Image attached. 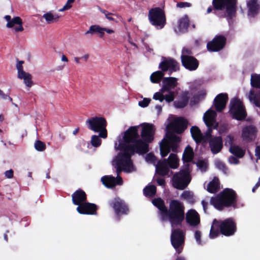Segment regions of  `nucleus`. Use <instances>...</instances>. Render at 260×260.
Returning a JSON list of instances; mask_svg holds the SVG:
<instances>
[{"label": "nucleus", "mask_w": 260, "mask_h": 260, "mask_svg": "<svg viewBox=\"0 0 260 260\" xmlns=\"http://www.w3.org/2000/svg\"><path fill=\"white\" fill-rule=\"evenodd\" d=\"M188 124V122L186 119L179 117L168 124L166 138H164L159 144L161 157L167 156L171 151L174 153L178 152L181 138L175 133L181 134L183 133L187 128Z\"/></svg>", "instance_id": "nucleus-1"}, {"label": "nucleus", "mask_w": 260, "mask_h": 260, "mask_svg": "<svg viewBox=\"0 0 260 260\" xmlns=\"http://www.w3.org/2000/svg\"><path fill=\"white\" fill-rule=\"evenodd\" d=\"M237 0H213V8L210 6L207 10V13L213 11V13L219 18H226L229 22L236 17Z\"/></svg>", "instance_id": "nucleus-2"}, {"label": "nucleus", "mask_w": 260, "mask_h": 260, "mask_svg": "<svg viewBox=\"0 0 260 260\" xmlns=\"http://www.w3.org/2000/svg\"><path fill=\"white\" fill-rule=\"evenodd\" d=\"M184 208L183 204L179 201L172 200L161 220H169L172 228L181 226L185 218Z\"/></svg>", "instance_id": "nucleus-3"}, {"label": "nucleus", "mask_w": 260, "mask_h": 260, "mask_svg": "<svg viewBox=\"0 0 260 260\" xmlns=\"http://www.w3.org/2000/svg\"><path fill=\"white\" fill-rule=\"evenodd\" d=\"M237 231V224L232 218H228L224 220H213L209 233V237L214 239L220 234L230 237L233 236Z\"/></svg>", "instance_id": "nucleus-4"}, {"label": "nucleus", "mask_w": 260, "mask_h": 260, "mask_svg": "<svg viewBox=\"0 0 260 260\" xmlns=\"http://www.w3.org/2000/svg\"><path fill=\"white\" fill-rule=\"evenodd\" d=\"M210 204L216 209L222 210L224 207H236L237 205V194L230 188H225L216 196L210 199Z\"/></svg>", "instance_id": "nucleus-5"}, {"label": "nucleus", "mask_w": 260, "mask_h": 260, "mask_svg": "<svg viewBox=\"0 0 260 260\" xmlns=\"http://www.w3.org/2000/svg\"><path fill=\"white\" fill-rule=\"evenodd\" d=\"M149 143L143 139L139 138L131 144L119 143V147L121 150H123V153L131 156L135 153L144 154L149 151Z\"/></svg>", "instance_id": "nucleus-6"}, {"label": "nucleus", "mask_w": 260, "mask_h": 260, "mask_svg": "<svg viewBox=\"0 0 260 260\" xmlns=\"http://www.w3.org/2000/svg\"><path fill=\"white\" fill-rule=\"evenodd\" d=\"M189 165L187 164L180 171L174 174L172 178L173 186L179 190L185 189L191 180Z\"/></svg>", "instance_id": "nucleus-7"}, {"label": "nucleus", "mask_w": 260, "mask_h": 260, "mask_svg": "<svg viewBox=\"0 0 260 260\" xmlns=\"http://www.w3.org/2000/svg\"><path fill=\"white\" fill-rule=\"evenodd\" d=\"M86 123L87 128L95 132H100L99 136L105 139L107 137L106 129L107 121L105 118L102 117H93L88 119Z\"/></svg>", "instance_id": "nucleus-8"}, {"label": "nucleus", "mask_w": 260, "mask_h": 260, "mask_svg": "<svg viewBox=\"0 0 260 260\" xmlns=\"http://www.w3.org/2000/svg\"><path fill=\"white\" fill-rule=\"evenodd\" d=\"M148 19L150 23L157 28L162 29L166 24L165 13L159 7L152 8L149 10Z\"/></svg>", "instance_id": "nucleus-9"}, {"label": "nucleus", "mask_w": 260, "mask_h": 260, "mask_svg": "<svg viewBox=\"0 0 260 260\" xmlns=\"http://www.w3.org/2000/svg\"><path fill=\"white\" fill-rule=\"evenodd\" d=\"M229 112L233 119L239 121L244 120L247 115L242 102L238 99L231 101Z\"/></svg>", "instance_id": "nucleus-10"}, {"label": "nucleus", "mask_w": 260, "mask_h": 260, "mask_svg": "<svg viewBox=\"0 0 260 260\" xmlns=\"http://www.w3.org/2000/svg\"><path fill=\"white\" fill-rule=\"evenodd\" d=\"M185 237L182 230L180 229H174L172 232L171 242L173 247L176 249V252L180 254L182 252L183 246L184 244Z\"/></svg>", "instance_id": "nucleus-11"}, {"label": "nucleus", "mask_w": 260, "mask_h": 260, "mask_svg": "<svg viewBox=\"0 0 260 260\" xmlns=\"http://www.w3.org/2000/svg\"><path fill=\"white\" fill-rule=\"evenodd\" d=\"M113 165L116 168V173L118 176L123 170H126V168L132 166L131 155L123 153L119 154L114 160Z\"/></svg>", "instance_id": "nucleus-12"}, {"label": "nucleus", "mask_w": 260, "mask_h": 260, "mask_svg": "<svg viewBox=\"0 0 260 260\" xmlns=\"http://www.w3.org/2000/svg\"><path fill=\"white\" fill-rule=\"evenodd\" d=\"M226 38L222 35H216L207 44V49L210 52H218L224 48L226 45Z\"/></svg>", "instance_id": "nucleus-13"}, {"label": "nucleus", "mask_w": 260, "mask_h": 260, "mask_svg": "<svg viewBox=\"0 0 260 260\" xmlns=\"http://www.w3.org/2000/svg\"><path fill=\"white\" fill-rule=\"evenodd\" d=\"M179 63L174 59L170 57H162L161 61L159 64V69L163 72H169V75H171L172 73L179 70Z\"/></svg>", "instance_id": "nucleus-14"}, {"label": "nucleus", "mask_w": 260, "mask_h": 260, "mask_svg": "<svg viewBox=\"0 0 260 260\" xmlns=\"http://www.w3.org/2000/svg\"><path fill=\"white\" fill-rule=\"evenodd\" d=\"M117 216L127 214L129 212V208L126 203L119 198H115L109 203Z\"/></svg>", "instance_id": "nucleus-15"}, {"label": "nucleus", "mask_w": 260, "mask_h": 260, "mask_svg": "<svg viewBox=\"0 0 260 260\" xmlns=\"http://www.w3.org/2000/svg\"><path fill=\"white\" fill-rule=\"evenodd\" d=\"M142 127L141 136L143 140L151 143L154 140L155 128L153 124L144 123L141 124Z\"/></svg>", "instance_id": "nucleus-16"}, {"label": "nucleus", "mask_w": 260, "mask_h": 260, "mask_svg": "<svg viewBox=\"0 0 260 260\" xmlns=\"http://www.w3.org/2000/svg\"><path fill=\"white\" fill-rule=\"evenodd\" d=\"M139 126H132L129 127L124 134L123 137L124 142L119 143L131 144L139 138L138 133Z\"/></svg>", "instance_id": "nucleus-17"}, {"label": "nucleus", "mask_w": 260, "mask_h": 260, "mask_svg": "<svg viewBox=\"0 0 260 260\" xmlns=\"http://www.w3.org/2000/svg\"><path fill=\"white\" fill-rule=\"evenodd\" d=\"M181 61L182 65L190 71L196 70L199 66L198 59L191 55H181Z\"/></svg>", "instance_id": "nucleus-18"}, {"label": "nucleus", "mask_w": 260, "mask_h": 260, "mask_svg": "<svg viewBox=\"0 0 260 260\" xmlns=\"http://www.w3.org/2000/svg\"><path fill=\"white\" fill-rule=\"evenodd\" d=\"M257 133V129L254 125H246L242 128L241 137L244 141L251 142L255 139Z\"/></svg>", "instance_id": "nucleus-19"}, {"label": "nucleus", "mask_w": 260, "mask_h": 260, "mask_svg": "<svg viewBox=\"0 0 260 260\" xmlns=\"http://www.w3.org/2000/svg\"><path fill=\"white\" fill-rule=\"evenodd\" d=\"M98 206L86 201L77 207V212L80 214L96 215Z\"/></svg>", "instance_id": "nucleus-20"}, {"label": "nucleus", "mask_w": 260, "mask_h": 260, "mask_svg": "<svg viewBox=\"0 0 260 260\" xmlns=\"http://www.w3.org/2000/svg\"><path fill=\"white\" fill-rule=\"evenodd\" d=\"M228 100L229 97L227 93H221L218 94L214 100L216 110L218 112L222 111L225 108Z\"/></svg>", "instance_id": "nucleus-21"}, {"label": "nucleus", "mask_w": 260, "mask_h": 260, "mask_svg": "<svg viewBox=\"0 0 260 260\" xmlns=\"http://www.w3.org/2000/svg\"><path fill=\"white\" fill-rule=\"evenodd\" d=\"M208 143L211 151L214 154L220 152L223 148V141L221 136L214 137L210 139Z\"/></svg>", "instance_id": "nucleus-22"}, {"label": "nucleus", "mask_w": 260, "mask_h": 260, "mask_svg": "<svg viewBox=\"0 0 260 260\" xmlns=\"http://www.w3.org/2000/svg\"><path fill=\"white\" fill-rule=\"evenodd\" d=\"M162 87L160 89L162 92L172 91V90L177 86V79L172 77H165L162 79Z\"/></svg>", "instance_id": "nucleus-23"}, {"label": "nucleus", "mask_w": 260, "mask_h": 260, "mask_svg": "<svg viewBox=\"0 0 260 260\" xmlns=\"http://www.w3.org/2000/svg\"><path fill=\"white\" fill-rule=\"evenodd\" d=\"M87 199L86 192L81 188L77 189L72 194L73 204L78 206L87 201Z\"/></svg>", "instance_id": "nucleus-24"}, {"label": "nucleus", "mask_w": 260, "mask_h": 260, "mask_svg": "<svg viewBox=\"0 0 260 260\" xmlns=\"http://www.w3.org/2000/svg\"><path fill=\"white\" fill-rule=\"evenodd\" d=\"M186 221L191 226H197L200 222V215L193 209H190L186 214Z\"/></svg>", "instance_id": "nucleus-25"}, {"label": "nucleus", "mask_w": 260, "mask_h": 260, "mask_svg": "<svg viewBox=\"0 0 260 260\" xmlns=\"http://www.w3.org/2000/svg\"><path fill=\"white\" fill-rule=\"evenodd\" d=\"M216 112L211 109L208 110L204 115L203 119L207 127L215 125Z\"/></svg>", "instance_id": "nucleus-26"}, {"label": "nucleus", "mask_w": 260, "mask_h": 260, "mask_svg": "<svg viewBox=\"0 0 260 260\" xmlns=\"http://www.w3.org/2000/svg\"><path fill=\"white\" fill-rule=\"evenodd\" d=\"M169 167L167 165L166 160L158 161L156 166V173L161 176L168 175L169 173Z\"/></svg>", "instance_id": "nucleus-27"}, {"label": "nucleus", "mask_w": 260, "mask_h": 260, "mask_svg": "<svg viewBox=\"0 0 260 260\" xmlns=\"http://www.w3.org/2000/svg\"><path fill=\"white\" fill-rule=\"evenodd\" d=\"M152 204L158 209L161 219L166 211H167V209L164 201L160 198H158L152 200Z\"/></svg>", "instance_id": "nucleus-28"}, {"label": "nucleus", "mask_w": 260, "mask_h": 260, "mask_svg": "<svg viewBox=\"0 0 260 260\" xmlns=\"http://www.w3.org/2000/svg\"><path fill=\"white\" fill-rule=\"evenodd\" d=\"M188 92H183L180 96V99L174 102V106L177 108H183L186 107L189 101Z\"/></svg>", "instance_id": "nucleus-29"}, {"label": "nucleus", "mask_w": 260, "mask_h": 260, "mask_svg": "<svg viewBox=\"0 0 260 260\" xmlns=\"http://www.w3.org/2000/svg\"><path fill=\"white\" fill-rule=\"evenodd\" d=\"M248 14L254 17L260 9V6L257 4V0H250L247 3Z\"/></svg>", "instance_id": "nucleus-30"}, {"label": "nucleus", "mask_w": 260, "mask_h": 260, "mask_svg": "<svg viewBox=\"0 0 260 260\" xmlns=\"http://www.w3.org/2000/svg\"><path fill=\"white\" fill-rule=\"evenodd\" d=\"M189 25V20L187 15H185L178 20V29L180 32H186L188 31Z\"/></svg>", "instance_id": "nucleus-31"}, {"label": "nucleus", "mask_w": 260, "mask_h": 260, "mask_svg": "<svg viewBox=\"0 0 260 260\" xmlns=\"http://www.w3.org/2000/svg\"><path fill=\"white\" fill-rule=\"evenodd\" d=\"M190 133L193 139L197 143H200L204 140L203 134L198 126H192L190 128Z\"/></svg>", "instance_id": "nucleus-32"}, {"label": "nucleus", "mask_w": 260, "mask_h": 260, "mask_svg": "<svg viewBox=\"0 0 260 260\" xmlns=\"http://www.w3.org/2000/svg\"><path fill=\"white\" fill-rule=\"evenodd\" d=\"M164 160H166L167 165L171 169H175L179 166V159L175 153H171L167 159Z\"/></svg>", "instance_id": "nucleus-33"}, {"label": "nucleus", "mask_w": 260, "mask_h": 260, "mask_svg": "<svg viewBox=\"0 0 260 260\" xmlns=\"http://www.w3.org/2000/svg\"><path fill=\"white\" fill-rule=\"evenodd\" d=\"M87 34H99V37L102 38L105 34L104 32V27H102L98 25H91L89 30L85 32V35Z\"/></svg>", "instance_id": "nucleus-34"}, {"label": "nucleus", "mask_w": 260, "mask_h": 260, "mask_svg": "<svg viewBox=\"0 0 260 260\" xmlns=\"http://www.w3.org/2000/svg\"><path fill=\"white\" fill-rule=\"evenodd\" d=\"M102 183L107 188H113L116 185V178L112 176H105L102 177Z\"/></svg>", "instance_id": "nucleus-35"}, {"label": "nucleus", "mask_w": 260, "mask_h": 260, "mask_svg": "<svg viewBox=\"0 0 260 260\" xmlns=\"http://www.w3.org/2000/svg\"><path fill=\"white\" fill-rule=\"evenodd\" d=\"M60 16L58 14H53L51 11L47 12L43 15L47 24L56 23L58 21Z\"/></svg>", "instance_id": "nucleus-36"}, {"label": "nucleus", "mask_w": 260, "mask_h": 260, "mask_svg": "<svg viewBox=\"0 0 260 260\" xmlns=\"http://www.w3.org/2000/svg\"><path fill=\"white\" fill-rule=\"evenodd\" d=\"M193 157L194 152L193 149L189 145H188L186 147L184 151L182 159L185 162H189L192 161Z\"/></svg>", "instance_id": "nucleus-37"}, {"label": "nucleus", "mask_w": 260, "mask_h": 260, "mask_svg": "<svg viewBox=\"0 0 260 260\" xmlns=\"http://www.w3.org/2000/svg\"><path fill=\"white\" fill-rule=\"evenodd\" d=\"M229 151L238 158H242L245 154V150L238 145H235L229 148Z\"/></svg>", "instance_id": "nucleus-38"}, {"label": "nucleus", "mask_w": 260, "mask_h": 260, "mask_svg": "<svg viewBox=\"0 0 260 260\" xmlns=\"http://www.w3.org/2000/svg\"><path fill=\"white\" fill-rule=\"evenodd\" d=\"M164 75V72L161 70L154 72L150 76V81L153 83H158L163 79Z\"/></svg>", "instance_id": "nucleus-39"}, {"label": "nucleus", "mask_w": 260, "mask_h": 260, "mask_svg": "<svg viewBox=\"0 0 260 260\" xmlns=\"http://www.w3.org/2000/svg\"><path fill=\"white\" fill-rule=\"evenodd\" d=\"M156 193V187L154 185L146 186L143 189V193L145 197H153Z\"/></svg>", "instance_id": "nucleus-40"}, {"label": "nucleus", "mask_w": 260, "mask_h": 260, "mask_svg": "<svg viewBox=\"0 0 260 260\" xmlns=\"http://www.w3.org/2000/svg\"><path fill=\"white\" fill-rule=\"evenodd\" d=\"M17 77L20 79H23L26 86L30 87L32 85V76L29 73L25 72L24 74L17 75Z\"/></svg>", "instance_id": "nucleus-41"}, {"label": "nucleus", "mask_w": 260, "mask_h": 260, "mask_svg": "<svg viewBox=\"0 0 260 260\" xmlns=\"http://www.w3.org/2000/svg\"><path fill=\"white\" fill-rule=\"evenodd\" d=\"M218 185L219 183L218 180L215 181L213 180L208 183L207 185V190L210 193H216L218 191L219 189Z\"/></svg>", "instance_id": "nucleus-42"}, {"label": "nucleus", "mask_w": 260, "mask_h": 260, "mask_svg": "<svg viewBox=\"0 0 260 260\" xmlns=\"http://www.w3.org/2000/svg\"><path fill=\"white\" fill-rule=\"evenodd\" d=\"M250 84L252 87L260 89V75L253 74L251 76Z\"/></svg>", "instance_id": "nucleus-43"}, {"label": "nucleus", "mask_w": 260, "mask_h": 260, "mask_svg": "<svg viewBox=\"0 0 260 260\" xmlns=\"http://www.w3.org/2000/svg\"><path fill=\"white\" fill-rule=\"evenodd\" d=\"M218 126V124L216 123L215 125H213V126H211L210 127H208V129L206 131V132L205 133L204 135L203 134V140L202 142H209V140L210 139L213 138L214 137L212 136V129L213 128H216Z\"/></svg>", "instance_id": "nucleus-44"}, {"label": "nucleus", "mask_w": 260, "mask_h": 260, "mask_svg": "<svg viewBox=\"0 0 260 260\" xmlns=\"http://www.w3.org/2000/svg\"><path fill=\"white\" fill-rule=\"evenodd\" d=\"M249 97L250 100H253L255 105L260 108V91L254 93L253 91L250 90Z\"/></svg>", "instance_id": "nucleus-45"}, {"label": "nucleus", "mask_w": 260, "mask_h": 260, "mask_svg": "<svg viewBox=\"0 0 260 260\" xmlns=\"http://www.w3.org/2000/svg\"><path fill=\"white\" fill-rule=\"evenodd\" d=\"M18 16H16L12 19L10 15H6L4 18L7 21L6 26L8 28H12L14 27L15 23H18L19 19L18 18Z\"/></svg>", "instance_id": "nucleus-46"}, {"label": "nucleus", "mask_w": 260, "mask_h": 260, "mask_svg": "<svg viewBox=\"0 0 260 260\" xmlns=\"http://www.w3.org/2000/svg\"><path fill=\"white\" fill-rule=\"evenodd\" d=\"M181 196L183 199L186 200L190 203H193L194 202V199L193 193L190 191H184Z\"/></svg>", "instance_id": "nucleus-47"}, {"label": "nucleus", "mask_w": 260, "mask_h": 260, "mask_svg": "<svg viewBox=\"0 0 260 260\" xmlns=\"http://www.w3.org/2000/svg\"><path fill=\"white\" fill-rule=\"evenodd\" d=\"M235 142L234 136L232 134L228 135L224 139V145L225 146H229L231 147L234 146V143Z\"/></svg>", "instance_id": "nucleus-48"}, {"label": "nucleus", "mask_w": 260, "mask_h": 260, "mask_svg": "<svg viewBox=\"0 0 260 260\" xmlns=\"http://www.w3.org/2000/svg\"><path fill=\"white\" fill-rule=\"evenodd\" d=\"M100 11L105 14L106 18L108 19L109 21H114L115 22H117V21L115 20V19L112 16H117V15L116 14H113L109 12L107 10L100 9Z\"/></svg>", "instance_id": "nucleus-49"}, {"label": "nucleus", "mask_w": 260, "mask_h": 260, "mask_svg": "<svg viewBox=\"0 0 260 260\" xmlns=\"http://www.w3.org/2000/svg\"><path fill=\"white\" fill-rule=\"evenodd\" d=\"M99 137H100L99 136H98L96 135H93L91 137V144L93 146L98 147L101 145L102 140Z\"/></svg>", "instance_id": "nucleus-50"}, {"label": "nucleus", "mask_w": 260, "mask_h": 260, "mask_svg": "<svg viewBox=\"0 0 260 260\" xmlns=\"http://www.w3.org/2000/svg\"><path fill=\"white\" fill-rule=\"evenodd\" d=\"M35 149L39 151H43L45 150L46 147V144L40 140H37L35 143Z\"/></svg>", "instance_id": "nucleus-51"}, {"label": "nucleus", "mask_w": 260, "mask_h": 260, "mask_svg": "<svg viewBox=\"0 0 260 260\" xmlns=\"http://www.w3.org/2000/svg\"><path fill=\"white\" fill-rule=\"evenodd\" d=\"M17 63L16 64V68L17 69V71H18V75H22V74H25V71H24L23 70V66H22V64L24 63V61L23 60H18V59H17Z\"/></svg>", "instance_id": "nucleus-52"}, {"label": "nucleus", "mask_w": 260, "mask_h": 260, "mask_svg": "<svg viewBox=\"0 0 260 260\" xmlns=\"http://www.w3.org/2000/svg\"><path fill=\"white\" fill-rule=\"evenodd\" d=\"M216 167L223 173H226L228 171V168L226 167L225 164L221 161L218 160L216 162Z\"/></svg>", "instance_id": "nucleus-53"}, {"label": "nucleus", "mask_w": 260, "mask_h": 260, "mask_svg": "<svg viewBox=\"0 0 260 260\" xmlns=\"http://www.w3.org/2000/svg\"><path fill=\"white\" fill-rule=\"evenodd\" d=\"M197 166L202 171H206L208 167L207 163L203 160H199Z\"/></svg>", "instance_id": "nucleus-54"}, {"label": "nucleus", "mask_w": 260, "mask_h": 260, "mask_svg": "<svg viewBox=\"0 0 260 260\" xmlns=\"http://www.w3.org/2000/svg\"><path fill=\"white\" fill-rule=\"evenodd\" d=\"M165 92H162L160 90L159 92H155L153 96V99L158 100L162 102L165 100V96L163 94Z\"/></svg>", "instance_id": "nucleus-55"}, {"label": "nucleus", "mask_w": 260, "mask_h": 260, "mask_svg": "<svg viewBox=\"0 0 260 260\" xmlns=\"http://www.w3.org/2000/svg\"><path fill=\"white\" fill-rule=\"evenodd\" d=\"M18 18H19L18 23H15V25H18V26H16L15 27L14 29L16 32H19V31H22L24 30L23 27L22 26L23 22L22 19L18 17Z\"/></svg>", "instance_id": "nucleus-56"}, {"label": "nucleus", "mask_w": 260, "mask_h": 260, "mask_svg": "<svg viewBox=\"0 0 260 260\" xmlns=\"http://www.w3.org/2000/svg\"><path fill=\"white\" fill-rule=\"evenodd\" d=\"M206 95V92L205 90H201L199 93L194 96V99L197 102L204 99Z\"/></svg>", "instance_id": "nucleus-57"}, {"label": "nucleus", "mask_w": 260, "mask_h": 260, "mask_svg": "<svg viewBox=\"0 0 260 260\" xmlns=\"http://www.w3.org/2000/svg\"><path fill=\"white\" fill-rule=\"evenodd\" d=\"M169 94H166L165 96V100L168 103L173 102L175 99V93L174 91H168Z\"/></svg>", "instance_id": "nucleus-58"}, {"label": "nucleus", "mask_w": 260, "mask_h": 260, "mask_svg": "<svg viewBox=\"0 0 260 260\" xmlns=\"http://www.w3.org/2000/svg\"><path fill=\"white\" fill-rule=\"evenodd\" d=\"M150 101L151 100L150 99L144 98L142 101H139V106L142 108H145L148 106Z\"/></svg>", "instance_id": "nucleus-59"}, {"label": "nucleus", "mask_w": 260, "mask_h": 260, "mask_svg": "<svg viewBox=\"0 0 260 260\" xmlns=\"http://www.w3.org/2000/svg\"><path fill=\"white\" fill-rule=\"evenodd\" d=\"M146 160L148 162H154L156 161V157L153 153H149L146 156Z\"/></svg>", "instance_id": "nucleus-60"}, {"label": "nucleus", "mask_w": 260, "mask_h": 260, "mask_svg": "<svg viewBox=\"0 0 260 260\" xmlns=\"http://www.w3.org/2000/svg\"><path fill=\"white\" fill-rule=\"evenodd\" d=\"M74 2V0H68L67 3L63 7L59 10V11L61 12L64 10H68L72 7L71 4Z\"/></svg>", "instance_id": "nucleus-61"}, {"label": "nucleus", "mask_w": 260, "mask_h": 260, "mask_svg": "<svg viewBox=\"0 0 260 260\" xmlns=\"http://www.w3.org/2000/svg\"><path fill=\"white\" fill-rule=\"evenodd\" d=\"M5 176L8 179H11L14 176V171L12 169L6 171L5 173Z\"/></svg>", "instance_id": "nucleus-62"}, {"label": "nucleus", "mask_w": 260, "mask_h": 260, "mask_svg": "<svg viewBox=\"0 0 260 260\" xmlns=\"http://www.w3.org/2000/svg\"><path fill=\"white\" fill-rule=\"evenodd\" d=\"M191 6V4L187 2H179L177 4V7L180 8L190 7Z\"/></svg>", "instance_id": "nucleus-63"}, {"label": "nucleus", "mask_w": 260, "mask_h": 260, "mask_svg": "<svg viewBox=\"0 0 260 260\" xmlns=\"http://www.w3.org/2000/svg\"><path fill=\"white\" fill-rule=\"evenodd\" d=\"M201 232L200 231H196L194 233V238L197 241V242L199 244H201Z\"/></svg>", "instance_id": "nucleus-64"}]
</instances>
